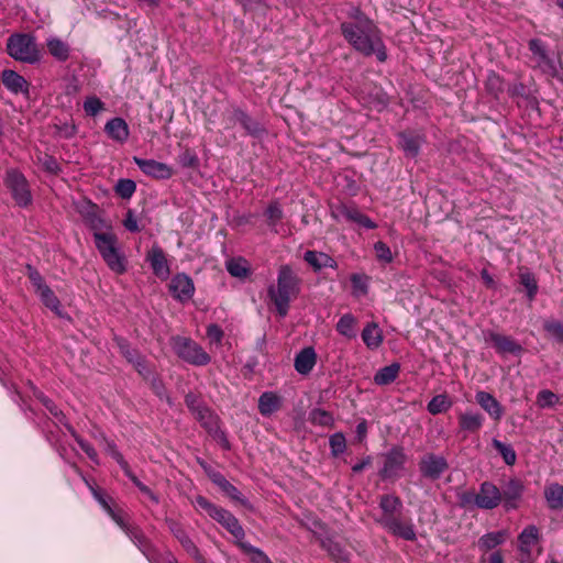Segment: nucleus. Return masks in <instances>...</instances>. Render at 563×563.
Returning <instances> with one entry per match:
<instances>
[{"instance_id": "nucleus-32", "label": "nucleus", "mask_w": 563, "mask_h": 563, "mask_svg": "<svg viewBox=\"0 0 563 563\" xmlns=\"http://www.w3.org/2000/svg\"><path fill=\"white\" fill-rule=\"evenodd\" d=\"M108 136L119 143H124L130 134L129 125L122 118H113L104 125Z\"/></svg>"}, {"instance_id": "nucleus-20", "label": "nucleus", "mask_w": 563, "mask_h": 563, "mask_svg": "<svg viewBox=\"0 0 563 563\" xmlns=\"http://www.w3.org/2000/svg\"><path fill=\"white\" fill-rule=\"evenodd\" d=\"M146 261L150 263L153 274L161 280L168 279L170 267L164 250L157 245L153 246L146 254Z\"/></svg>"}, {"instance_id": "nucleus-61", "label": "nucleus", "mask_w": 563, "mask_h": 563, "mask_svg": "<svg viewBox=\"0 0 563 563\" xmlns=\"http://www.w3.org/2000/svg\"><path fill=\"white\" fill-rule=\"evenodd\" d=\"M559 402V397L549 389L540 390L537 395V405L540 408H551Z\"/></svg>"}, {"instance_id": "nucleus-18", "label": "nucleus", "mask_w": 563, "mask_h": 563, "mask_svg": "<svg viewBox=\"0 0 563 563\" xmlns=\"http://www.w3.org/2000/svg\"><path fill=\"white\" fill-rule=\"evenodd\" d=\"M485 417L478 411L467 410L457 415L459 433L466 439L468 434H477L483 428Z\"/></svg>"}, {"instance_id": "nucleus-24", "label": "nucleus", "mask_w": 563, "mask_h": 563, "mask_svg": "<svg viewBox=\"0 0 563 563\" xmlns=\"http://www.w3.org/2000/svg\"><path fill=\"white\" fill-rule=\"evenodd\" d=\"M2 85L12 93H29V81L12 69H4L1 71Z\"/></svg>"}, {"instance_id": "nucleus-47", "label": "nucleus", "mask_w": 563, "mask_h": 563, "mask_svg": "<svg viewBox=\"0 0 563 563\" xmlns=\"http://www.w3.org/2000/svg\"><path fill=\"white\" fill-rule=\"evenodd\" d=\"M452 405H453V402L446 394H440V395L432 397V399L427 405V410L431 415L437 416V415L444 413L448 410H450Z\"/></svg>"}, {"instance_id": "nucleus-39", "label": "nucleus", "mask_w": 563, "mask_h": 563, "mask_svg": "<svg viewBox=\"0 0 563 563\" xmlns=\"http://www.w3.org/2000/svg\"><path fill=\"white\" fill-rule=\"evenodd\" d=\"M36 295L40 297L42 303L46 308L52 310L56 316H58V317L64 316L60 301H59L58 297L55 295V292L51 289L49 286H46L45 288H43L42 290L36 292Z\"/></svg>"}, {"instance_id": "nucleus-57", "label": "nucleus", "mask_w": 563, "mask_h": 563, "mask_svg": "<svg viewBox=\"0 0 563 563\" xmlns=\"http://www.w3.org/2000/svg\"><path fill=\"white\" fill-rule=\"evenodd\" d=\"M25 269H26L25 275L27 276L30 283L32 284L35 292H38L40 290H42L43 288L48 286L45 283L44 277L41 275V273L35 267L27 264L25 266Z\"/></svg>"}, {"instance_id": "nucleus-15", "label": "nucleus", "mask_w": 563, "mask_h": 563, "mask_svg": "<svg viewBox=\"0 0 563 563\" xmlns=\"http://www.w3.org/2000/svg\"><path fill=\"white\" fill-rule=\"evenodd\" d=\"M486 342H489L498 354H512L520 356L523 353V347L515 339L509 335L500 334L495 331H488L485 334Z\"/></svg>"}, {"instance_id": "nucleus-40", "label": "nucleus", "mask_w": 563, "mask_h": 563, "mask_svg": "<svg viewBox=\"0 0 563 563\" xmlns=\"http://www.w3.org/2000/svg\"><path fill=\"white\" fill-rule=\"evenodd\" d=\"M228 273L236 278H246L251 274L247 261L243 257H233L225 262Z\"/></svg>"}, {"instance_id": "nucleus-16", "label": "nucleus", "mask_w": 563, "mask_h": 563, "mask_svg": "<svg viewBox=\"0 0 563 563\" xmlns=\"http://www.w3.org/2000/svg\"><path fill=\"white\" fill-rule=\"evenodd\" d=\"M133 162L137 165L142 173L154 179H169L174 174L173 168L169 165L157 162L155 159H146L134 156Z\"/></svg>"}, {"instance_id": "nucleus-38", "label": "nucleus", "mask_w": 563, "mask_h": 563, "mask_svg": "<svg viewBox=\"0 0 563 563\" xmlns=\"http://www.w3.org/2000/svg\"><path fill=\"white\" fill-rule=\"evenodd\" d=\"M240 125L247 135L255 139H261L266 132L263 124L252 118L246 111L241 115Z\"/></svg>"}, {"instance_id": "nucleus-31", "label": "nucleus", "mask_w": 563, "mask_h": 563, "mask_svg": "<svg viewBox=\"0 0 563 563\" xmlns=\"http://www.w3.org/2000/svg\"><path fill=\"white\" fill-rule=\"evenodd\" d=\"M284 210L282 208L280 202L277 199H274L268 202L267 207L263 211V217L265 218V223L269 228V230L274 233H279L278 224L284 219Z\"/></svg>"}, {"instance_id": "nucleus-11", "label": "nucleus", "mask_w": 563, "mask_h": 563, "mask_svg": "<svg viewBox=\"0 0 563 563\" xmlns=\"http://www.w3.org/2000/svg\"><path fill=\"white\" fill-rule=\"evenodd\" d=\"M418 467L423 478L434 482L449 470V462L443 455L428 452L420 457Z\"/></svg>"}, {"instance_id": "nucleus-45", "label": "nucleus", "mask_w": 563, "mask_h": 563, "mask_svg": "<svg viewBox=\"0 0 563 563\" xmlns=\"http://www.w3.org/2000/svg\"><path fill=\"white\" fill-rule=\"evenodd\" d=\"M110 271L118 275H122L126 272L128 261L126 257L117 250L115 252L108 254L102 257Z\"/></svg>"}, {"instance_id": "nucleus-10", "label": "nucleus", "mask_w": 563, "mask_h": 563, "mask_svg": "<svg viewBox=\"0 0 563 563\" xmlns=\"http://www.w3.org/2000/svg\"><path fill=\"white\" fill-rule=\"evenodd\" d=\"M407 455L402 446L394 445L384 454V465L378 472L382 479H397L405 468Z\"/></svg>"}, {"instance_id": "nucleus-19", "label": "nucleus", "mask_w": 563, "mask_h": 563, "mask_svg": "<svg viewBox=\"0 0 563 563\" xmlns=\"http://www.w3.org/2000/svg\"><path fill=\"white\" fill-rule=\"evenodd\" d=\"M339 216L368 230L377 228V224L368 216L361 212L356 206H349L345 203L339 205L335 210L332 211V217L336 218Z\"/></svg>"}, {"instance_id": "nucleus-21", "label": "nucleus", "mask_w": 563, "mask_h": 563, "mask_svg": "<svg viewBox=\"0 0 563 563\" xmlns=\"http://www.w3.org/2000/svg\"><path fill=\"white\" fill-rule=\"evenodd\" d=\"M475 400L477 405L496 422L499 423L505 409L503 405L496 399V397L485 390H478L475 394Z\"/></svg>"}, {"instance_id": "nucleus-30", "label": "nucleus", "mask_w": 563, "mask_h": 563, "mask_svg": "<svg viewBox=\"0 0 563 563\" xmlns=\"http://www.w3.org/2000/svg\"><path fill=\"white\" fill-rule=\"evenodd\" d=\"M48 54L59 63H65L70 57V45L57 36H49L46 40Z\"/></svg>"}, {"instance_id": "nucleus-14", "label": "nucleus", "mask_w": 563, "mask_h": 563, "mask_svg": "<svg viewBox=\"0 0 563 563\" xmlns=\"http://www.w3.org/2000/svg\"><path fill=\"white\" fill-rule=\"evenodd\" d=\"M126 537L133 542V544L141 551V553L147 559L150 563H155L158 556L157 548L154 543L145 536L142 528L133 525L130 529H126Z\"/></svg>"}, {"instance_id": "nucleus-26", "label": "nucleus", "mask_w": 563, "mask_h": 563, "mask_svg": "<svg viewBox=\"0 0 563 563\" xmlns=\"http://www.w3.org/2000/svg\"><path fill=\"white\" fill-rule=\"evenodd\" d=\"M212 475L214 477L213 484L217 485L227 497L243 507H250L247 498H245L243 494L224 477L223 474Z\"/></svg>"}, {"instance_id": "nucleus-1", "label": "nucleus", "mask_w": 563, "mask_h": 563, "mask_svg": "<svg viewBox=\"0 0 563 563\" xmlns=\"http://www.w3.org/2000/svg\"><path fill=\"white\" fill-rule=\"evenodd\" d=\"M340 31L349 45L364 57L375 56L379 63L388 58L383 34L375 22L358 7H352Z\"/></svg>"}, {"instance_id": "nucleus-63", "label": "nucleus", "mask_w": 563, "mask_h": 563, "mask_svg": "<svg viewBox=\"0 0 563 563\" xmlns=\"http://www.w3.org/2000/svg\"><path fill=\"white\" fill-rule=\"evenodd\" d=\"M56 134L65 140L74 137L77 133V126L73 122H63L55 124Z\"/></svg>"}, {"instance_id": "nucleus-34", "label": "nucleus", "mask_w": 563, "mask_h": 563, "mask_svg": "<svg viewBox=\"0 0 563 563\" xmlns=\"http://www.w3.org/2000/svg\"><path fill=\"white\" fill-rule=\"evenodd\" d=\"M362 340L367 349L377 350L384 341L383 331L376 322H368L361 333Z\"/></svg>"}, {"instance_id": "nucleus-36", "label": "nucleus", "mask_w": 563, "mask_h": 563, "mask_svg": "<svg viewBox=\"0 0 563 563\" xmlns=\"http://www.w3.org/2000/svg\"><path fill=\"white\" fill-rule=\"evenodd\" d=\"M357 322V318L354 314L350 312L344 313L335 324V330L347 340L355 339Z\"/></svg>"}, {"instance_id": "nucleus-17", "label": "nucleus", "mask_w": 563, "mask_h": 563, "mask_svg": "<svg viewBox=\"0 0 563 563\" xmlns=\"http://www.w3.org/2000/svg\"><path fill=\"white\" fill-rule=\"evenodd\" d=\"M523 490L525 485L519 478H510L503 485L500 489L501 503L507 511L519 507Z\"/></svg>"}, {"instance_id": "nucleus-28", "label": "nucleus", "mask_w": 563, "mask_h": 563, "mask_svg": "<svg viewBox=\"0 0 563 563\" xmlns=\"http://www.w3.org/2000/svg\"><path fill=\"white\" fill-rule=\"evenodd\" d=\"M93 241L96 249L100 253L101 257H106L119 250L118 236L112 232H93Z\"/></svg>"}, {"instance_id": "nucleus-64", "label": "nucleus", "mask_w": 563, "mask_h": 563, "mask_svg": "<svg viewBox=\"0 0 563 563\" xmlns=\"http://www.w3.org/2000/svg\"><path fill=\"white\" fill-rule=\"evenodd\" d=\"M544 330L553 335L559 342H563V322L558 320L545 321Z\"/></svg>"}, {"instance_id": "nucleus-33", "label": "nucleus", "mask_w": 563, "mask_h": 563, "mask_svg": "<svg viewBox=\"0 0 563 563\" xmlns=\"http://www.w3.org/2000/svg\"><path fill=\"white\" fill-rule=\"evenodd\" d=\"M506 540L507 531L505 530L488 532L477 540V548L483 554H488L492 550L505 543Z\"/></svg>"}, {"instance_id": "nucleus-3", "label": "nucleus", "mask_w": 563, "mask_h": 563, "mask_svg": "<svg viewBox=\"0 0 563 563\" xmlns=\"http://www.w3.org/2000/svg\"><path fill=\"white\" fill-rule=\"evenodd\" d=\"M527 48L525 63L528 68L543 76L547 80L562 79L561 70L563 66L561 57L554 54L545 41L532 37L527 42Z\"/></svg>"}, {"instance_id": "nucleus-49", "label": "nucleus", "mask_w": 563, "mask_h": 563, "mask_svg": "<svg viewBox=\"0 0 563 563\" xmlns=\"http://www.w3.org/2000/svg\"><path fill=\"white\" fill-rule=\"evenodd\" d=\"M236 545L244 554L250 556L252 563H273L261 549L255 548L249 542L239 541Z\"/></svg>"}, {"instance_id": "nucleus-60", "label": "nucleus", "mask_w": 563, "mask_h": 563, "mask_svg": "<svg viewBox=\"0 0 563 563\" xmlns=\"http://www.w3.org/2000/svg\"><path fill=\"white\" fill-rule=\"evenodd\" d=\"M87 115L96 117L104 109V103L97 96L87 97L82 104Z\"/></svg>"}, {"instance_id": "nucleus-6", "label": "nucleus", "mask_w": 563, "mask_h": 563, "mask_svg": "<svg viewBox=\"0 0 563 563\" xmlns=\"http://www.w3.org/2000/svg\"><path fill=\"white\" fill-rule=\"evenodd\" d=\"M195 505L206 511L209 517L220 523L228 532H230L236 542L243 541L245 531L238 518L229 510L211 503L205 496L198 495L195 498Z\"/></svg>"}, {"instance_id": "nucleus-58", "label": "nucleus", "mask_w": 563, "mask_h": 563, "mask_svg": "<svg viewBox=\"0 0 563 563\" xmlns=\"http://www.w3.org/2000/svg\"><path fill=\"white\" fill-rule=\"evenodd\" d=\"M354 295H366L368 292V277L363 274H352L350 277Z\"/></svg>"}, {"instance_id": "nucleus-29", "label": "nucleus", "mask_w": 563, "mask_h": 563, "mask_svg": "<svg viewBox=\"0 0 563 563\" xmlns=\"http://www.w3.org/2000/svg\"><path fill=\"white\" fill-rule=\"evenodd\" d=\"M518 271V282L525 289L528 300L533 301L539 291L538 279L528 267L520 266Z\"/></svg>"}, {"instance_id": "nucleus-5", "label": "nucleus", "mask_w": 563, "mask_h": 563, "mask_svg": "<svg viewBox=\"0 0 563 563\" xmlns=\"http://www.w3.org/2000/svg\"><path fill=\"white\" fill-rule=\"evenodd\" d=\"M7 54L16 62L34 65L42 58V52L32 33H13L7 38Z\"/></svg>"}, {"instance_id": "nucleus-12", "label": "nucleus", "mask_w": 563, "mask_h": 563, "mask_svg": "<svg viewBox=\"0 0 563 563\" xmlns=\"http://www.w3.org/2000/svg\"><path fill=\"white\" fill-rule=\"evenodd\" d=\"M168 290L175 300L184 303L194 297L196 288L190 276L186 273H177L172 277Z\"/></svg>"}, {"instance_id": "nucleus-55", "label": "nucleus", "mask_w": 563, "mask_h": 563, "mask_svg": "<svg viewBox=\"0 0 563 563\" xmlns=\"http://www.w3.org/2000/svg\"><path fill=\"white\" fill-rule=\"evenodd\" d=\"M136 190V184L132 179H119L115 185V194L122 199H130Z\"/></svg>"}, {"instance_id": "nucleus-35", "label": "nucleus", "mask_w": 563, "mask_h": 563, "mask_svg": "<svg viewBox=\"0 0 563 563\" xmlns=\"http://www.w3.org/2000/svg\"><path fill=\"white\" fill-rule=\"evenodd\" d=\"M280 406V397L273 391H265L258 398V411L264 417L273 415Z\"/></svg>"}, {"instance_id": "nucleus-51", "label": "nucleus", "mask_w": 563, "mask_h": 563, "mask_svg": "<svg viewBox=\"0 0 563 563\" xmlns=\"http://www.w3.org/2000/svg\"><path fill=\"white\" fill-rule=\"evenodd\" d=\"M67 430L70 432V434L74 437L76 442L78 443L79 448L87 454V456L95 463H99L98 461V453L95 450V448L84 440L70 424H65Z\"/></svg>"}, {"instance_id": "nucleus-52", "label": "nucleus", "mask_w": 563, "mask_h": 563, "mask_svg": "<svg viewBox=\"0 0 563 563\" xmlns=\"http://www.w3.org/2000/svg\"><path fill=\"white\" fill-rule=\"evenodd\" d=\"M329 446L332 456L338 457L346 450V439L343 432H335L329 438Z\"/></svg>"}, {"instance_id": "nucleus-56", "label": "nucleus", "mask_w": 563, "mask_h": 563, "mask_svg": "<svg viewBox=\"0 0 563 563\" xmlns=\"http://www.w3.org/2000/svg\"><path fill=\"white\" fill-rule=\"evenodd\" d=\"M86 220L93 232H102L101 230L108 227L104 219L98 213V206L95 203L91 205V211L87 213Z\"/></svg>"}, {"instance_id": "nucleus-44", "label": "nucleus", "mask_w": 563, "mask_h": 563, "mask_svg": "<svg viewBox=\"0 0 563 563\" xmlns=\"http://www.w3.org/2000/svg\"><path fill=\"white\" fill-rule=\"evenodd\" d=\"M113 342L118 347L120 354L126 360L128 363L132 364L139 360L142 355L139 350L134 349L131 343L123 336L114 335Z\"/></svg>"}, {"instance_id": "nucleus-4", "label": "nucleus", "mask_w": 563, "mask_h": 563, "mask_svg": "<svg viewBox=\"0 0 563 563\" xmlns=\"http://www.w3.org/2000/svg\"><path fill=\"white\" fill-rule=\"evenodd\" d=\"M300 284L301 279L295 271L289 265H283L278 269L277 285L267 288V296L282 318L287 316L291 300L300 294Z\"/></svg>"}, {"instance_id": "nucleus-54", "label": "nucleus", "mask_w": 563, "mask_h": 563, "mask_svg": "<svg viewBox=\"0 0 563 563\" xmlns=\"http://www.w3.org/2000/svg\"><path fill=\"white\" fill-rule=\"evenodd\" d=\"M245 110L240 107L232 106L223 112V124L225 129H232L240 124L241 115Z\"/></svg>"}, {"instance_id": "nucleus-48", "label": "nucleus", "mask_w": 563, "mask_h": 563, "mask_svg": "<svg viewBox=\"0 0 563 563\" xmlns=\"http://www.w3.org/2000/svg\"><path fill=\"white\" fill-rule=\"evenodd\" d=\"M492 445L499 453L507 465L512 466L516 464L517 453L511 444L505 443L498 439H493Z\"/></svg>"}, {"instance_id": "nucleus-59", "label": "nucleus", "mask_w": 563, "mask_h": 563, "mask_svg": "<svg viewBox=\"0 0 563 563\" xmlns=\"http://www.w3.org/2000/svg\"><path fill=\"white\" fill-rule=\"evenodd\" d=\"M486 90L488 93L498 98L499 93L504 91V82L499 75L490 73L486 80Z\"/></svg>"}, {"instance_id": "nucleus-62", "label": "nucleus", "mask_w": 563, "mask_h": 563, "mask_svg": "<svg viewBox=\"0 0 563 563\" xmlns=\"http://www.w3.org/2000/svg\"><path fill=\"white\" fill-rule=\"evenodd\" d=\"M374 252L377 261L389 264L393 262V254L390 247L383 241H377L374 244Z\"/></svg>"}, {"instance_id": "nucleus-50", "label": "nucleus", "mask_w": 563, "mask_h": 563, "mask_svg": "<svg viewBox=\"0 0 563 563\" xmlns=\"http://www.w3.org/2000/svg\"><path fill=\"white\" fill-rule=\"evenodd\" d=\"M309 421L314 426L329 427L334 426V417L331 412L322 409L314 408L309 413Z\"/></svg>"}, {"instance_id": "nucleus-7", "label": "nucleus", "mask_w": 563, "mask_h": 563, "mask_svg": "<svg viewBox=\"0 0 563 563\" xmlns=\"http://www.w3.org/2000/svg\"><path fill=\"white\" fill-rule=\"evenodd\" d=\"M170 341L176 355L186 363L195 366H206L211 362V356L192 339L176 335Z\"/></svg>"}, {"instance_id": "nucleus-9", "label": "nucleus", "mask_w": 563, "mask_h": 563, "mask_svg": "<svg viewBox=\"0 0 563 563\" xmlns=\"http://www.w3.org/2000/svg\"><path fill=\"white\" fill-rule=\"evenodd\" d=\"M462 501L474 503L479 509L492 510L501 504V492L494 483L485 481L479 485L478 493L465 494Z\"/></svg>"}, {"instance_id": "nucleus-37", "label": "nucleus", "mask_w": 563, "mask_h": 563, "mask_svg": "<svg viewBox=\"0 0 563 563\" xmlns=\"http://www.w3.org/2000/svg\"><path fill=\"white\" fill-rule=\"evenodd\" d=\"M400 372V365L393 363L388 366L379 368L374 375V383L378 386H386L394 383Z\"/></svg>"}, {"instance_id": "nucleus-8", "label": "nucleus", "mask_w": 563, "mask_h": 563, "mask_svg": "<svg viewBox=\"0 0 563 563\" xmlns=\"http://www.w3.org/2000/svg\"><path fill=\"white\" fill-rule=\"evenodd\" d=\"M3 183L16 206L27 208L32 203L29 181L21 172L18 169L7 170Z\"/></svg>"}, {"instance_id": "nucleus-2", "label": "nucleus", "mask_w": 563, "mask_h": 563, "mask_svg": "<svg viewBox=\"0 0 563 563\" xmlns=\"http://www.w3.org/2000/svg\"><path fill=\"white\" fill-rule=\"evenodd\" d=\"M380 515L375 522L394 537L406 541H416L417 533L412 519L404 516V503L396 494H383L378 497Z\"/></svg>"}, {"instance_id": "nucleus-53", "label": "nucleus", "mask_w": 563, "mask_h": 563, "mask_svg": "<svg viewBox=\"0 0 563 563\" xmlns=\"http://www.w3.org/2000/svg\"><path fill=\"white\" fill-rule=\"evenodd\" d=\"M178 163L184 168L198 169L200 165L199 157L192 148H186L178 155Z\"/></svg>"}, {"instance_id": "nucleus-42", "label": "nucleus", "mask_w": 563, "mask_h": 563, "mask_svg": "<svg viewBox=\"0 0 563 563\" xmlns=\"http://www.w3.org/2000/svg\"><path fill=\"white\" fill-rule=\"evenodd\" d=\"M242 8L244 14L254 13L265 16L271 7L267 0H234Z\"/></svg>"}, {"instance_id": "nucleus-13", "label": "nucleus", "mask_w": 563, "mask_h": 563, "mask_svg": "<svg viewBox=\"0 0 563 563\" xmlns=\"http://www.w3.org/2000/svg\"><path fill=\"white\" fill-rule=\"evenodd\" d=\"M166 525L170 533L178 540V542L187 552V554L190 555L196 563H205V556L201 554L198 547L187 534L183 526L174 519H166Z\"/></svg>"}, {"instance_id": "nucleus-43", "label": "nucleus", "mask_w": 563, "mask_h": 563, "mask_svg": "<svg viewBox=\"0 0 563 563\" xmlns=\"http://www.w3.org/2000/svg\"><path fill=\"white\" fill-rule=\"evenodd\" d=\"M321 547L328 552L335 563H346L349 561L347 552L340 543L332 539L322 540Z\"/></svg>"}, {"instance_id": "nucleus-25", "label": "nucleus", "mask_w": 563, "mask_h": 563, "mask_svg": "<svg viewBox=\"0 0 563 563\" xmlns=\"http://www.w3.org/2000/svg\"><path fill=\"white\" fill-rule=\"evenodd\" d=\"M303 261L313 269L320 272L323 268H338V262L327 253L308 250L303 253Z\"/></svg>"}, {"instance_id": "nucleus-22", "label": "nucleus", "mask_w": 563, "mask_h": 563, "mask_svg": "<svg viewBox=\"0 0 563 563\" xmlns=\"http://www.w3.org/2000/svg\"><path fill=\"white\" fill-rule=\"evenodd\" d=\"M540 531L534 525L527 526L518 536L519 559H532L531 549L540 541Z\"/></svg>"}, {"instance_id": "nucleus-41", "label": "nucleus", "mask_w": 563, "mask_h": 563, "mask_svg": "<svg viewBox=\"0 0 563 563\" xmlns=\"http://www.w3.org/2000/svg\"><path fill=\"white\" fill-rule=\"evenodd\" d=\"M194 417L208 433L220 426L218 416L208 406L200 409Z\"/></svg>"}, {"instance_id": "nucleus-23", "label": "nucleus", "mask_w": 563, "mask_h": 563, "mask_svg": "<svg viewBox=\"0 0 563 563\" xmlns=\"http://www.w3.org/2000/svg\"><path fill=\"white\" fill-rule=\"evenodd\" d=\"M398 139L400 147L405 152V155L411 158L418 156L421 145L424 142L423 134L412 130L400 132L398 134Z\"/></svg>"}, {"instance_id": "nucleus-46", "label": "nucleus", "mask_w": 563, "mask_h": 563, "mask_svg": "<svg viewBox=\"0 0 563 563\" xmlns=\"http://www.w3.org/2000/svg\"><path fill=\"white\" fill-rule=\"evenodd\" d=\"M545 499L551 509L563 508V486L555 483L548 486L544 490Z\"/></svg>"}, {"instance_id": "nucleus-27", "label": "nucleus", "mask_w": 563, "mask_h": 563, "mask_svg": "<svg viewBox=\"0 0 563 563\" xmlns=\"http://www.w3.org/2000/svg\"><path fill=\"white\" fill-rule=\"evenodd\" d=\"M317 363V353L312 346L302 349L295 356V369L301 375H308Z\"/></svg>"}]
</instances>
